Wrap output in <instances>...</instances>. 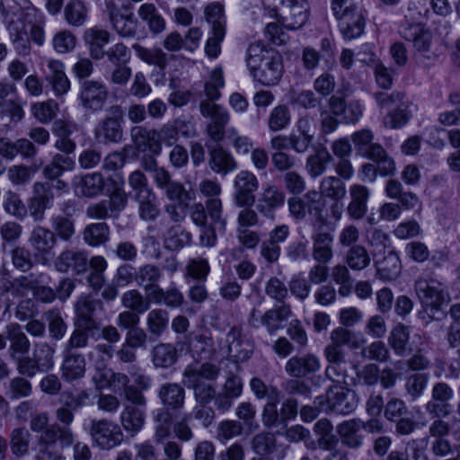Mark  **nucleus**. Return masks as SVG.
I'll return each mask as SVG.
<instances>
[{
	"mask_svg": "<svg viewBox=\"0 0 460 460\" xmlns=\"http://www.w3.org/2000/svg\"><path fill=\"white\" fill-rule=\"evenodd\" d=\"M45 79L51 85L55 94H66L70 90V81L65 73L64 63L57 59H49Z\"/></svg>",
	"mask_w": 460,
	"mask_h": 460,
	"instance_id": "obj_26",
	"label": "nucleus"
},
{
	"mask_svg": "<svg viewBox=\"0 0 460 460\" xmlns=\"http://www.w3.org/2000/svg\"><path fill=\"white\" fill-rule=\"evenodd\" d=\"M51 227L56 237L67 242L70 241L75 233L74 220L71 217L58 215L50 219Z\"/></svg>",
	"mask_w": 460,
	"mask_h": 460,
	"instance_id": "obj_64",
	"label": "nucleus"
},
{
	"mask_svg": "<svg viewBox=\"0 0 460 460\" xmlns=\"http://www.w3.org/2000/svg\"><path fill=\"white\" fill-rule=\"evenodd\" d=\"M314 403L322 412L332 411L337 414H349L358 404V396L355 391L340 385L328 388L325 395L317 396Z\"/></svg>",
	"mask_w": 460,
	"mask_h": 460,
	"instance_id": "obj_3",
	"label": "nucleus"
},
{
	"mask_svg": "<svg viewBox=\"0 0 460 460\" xmlns=\"http://www.w3.org/2000/svg\"><path fill=\"white\" fill-rule=\"evenodd\" d=\"M138 205V216L144 221H155L160 215V203L155 192L144 191L134 196Z\"/></svg>",
	"mask_w": 460,
	"mask_h": 460,
	"instance_id": "obj_39",
	"label": "nucleus"
},
{
	"mask_svg": "<svg viewBox=\"0 0 460 460\" xmlns=\"http://www.w3.org/2000/svg\"><path fill=\"white\" fill-rule=\"evenodd\" d=\"M319 193L322 198H329L332 200H341L346 195V186L343 181L336 176L323 177L319 185Z\"/></svg>",
	"mask_w": 460,
	"mask_h": 460,
	"instance_id": "obj_52",
	"label": "nucleus"
},
{
	"mask_svg": "<svg viewBox=\"0 0 460 460\" xmlns=\"http://www.w3.org/2000/svg\"><path fill=\"white\" fill-rule=\"evenodd\" d=\"M55 348L48 342H37L34 344L32 357L43 373L51 370L55 365Z\"/></svg>",
	"mask_w": 460,
	"mask_h": 460,
	"instance_id": "obj_58",
	"label": "nucleus"
},
{
	"mask_svg": "<svg viewBox=\"0 0 460 460\" xmlns=\"http://www.w3.org/2000/svg\"><path fill=\"white\" fill-rule=\"evenodd\" d=\"M400 34L403 39L411 41L416 54L414 58L417 63L429 66L435 60V54L430 51L432 36L429 30L420 22L406 23L401 26Z\"/></svg>",
	"mask_w": 460,
	"mask_h": 460,
	"instance_id": "obj_5",
	"label": "nucleus"
},
{
	"mask_svg": "<svg viewBox=\"0 0 460 460\" xmlns=\"http://www.w3.org/2000/svg\"><path fill=\"white\" fill-rule=\"evenodd\" d=\"M81 195L93 198L103 191L104 179L101 173L93 172L84 175L79 181Z\"/></svg>",
	"mask_w": 460,
	"mask_h": 460,
	"instance_id": "obj_62",
	"label": "nucleus"
},
{
	"mask_svg": "<svg viewBox=\"0 0 460 460\" xmlns=\"http://www.w3.org/2000/svg\"><path fill=\"white\" fill-rule=\"evenodd\" d=\"M333 158L330 152L322 147L316 150L314 155L307 157L305 169L310 177L315 179L322 176L327 169V165L332 162Z\"/></svg>",
	"mask_w": 460,
	"mask_h": 460,
	"instance_id": "obj_47",
	"label": "nucleus"
},
{
	"mask_svg": "<svg viewBox=\"0 0 460 460\" xmlns=\"http://www.w3.org/2000/svg\"><path fill=\"white\" fill-rule=\"evenodd\" d=\"M9 38L16 52L20 56H27L31 53V43L23 22L19 19L10 20L6 26Z\"/></svg>",
	"mask_w": 460,
	"mask_h": 460,
	"instance_id": "obj_30",
	"label": "nucleus"
},
{
	"mask_svg": "<svg viewBox=\"0 0 460 460\" xmlns=\"http://www.w3.org/2000/svg\"><path fill=\"white\" fill-rule=\"evenodd\" d=\"M374 133L368 128L358 130L351 135V141L357 153L367 159L383 154V146L379 143L374 142Z\"/></svg>",
	"mask_w": 460,
	"mask_h": 460,
	"instance_id": "obj_27",
	"label": "nucleus"
},
{
	"mask_svg": "<svg viewBox=\"0 0 460 460\" xmlns=\"http://www.w3.org/2000/svg\"><path fill=\"white\" fill-rule=\"evenodd\" d=\"M123 111L119 105L109 108L108 115L94 128L95 139L100 143H119L123 137Z\"/></svg>",
	"mask_w": 460,
	"mask_h": 460,
	"instance_id": "obj_8",
	"label": "nucleus"
},
{
	"mask_svg": "<svg viewBox=\"0 0 460 460\" xmlns=\"http://www.w3.org/2000/svg\"><path fill=\"white\" fill-rule=\"evenodd\" d=\"M331 277L332 281L339 286L338 293L341 296H348L354 285V279L346 264L338 263L331 270Z\"/></svg>",
	"mask_w": 460,
	"mask_h": 460,
	"instance_id": "obj_51",
	"label": "nucleus"
},
{
	"mask_svg": "<svg viewBox=\"0 0 460 460\" xmlns=\"http://www.w3.org/2000/svg\"><path fill=\"white\" fill-rule=\"evenodd\" d=\"M162 403L170 409H181L184 405L185 391L178 384L166 383L161 385L158 393Z\"/></svg>",
	"mask_w": 460,
	"mask_h": 460,
	"instance_id": "obj_44",
	"label": "nucleus"
},
{
	"mask_svg": "<svg viewBox=\"0 0 460 460\" xmlns=\"http://www.w3.org/2000/svg\"><path fill=\"white\" fill-rule=\"evenodd\" d=\"M291 314V306L288 304H282L267 310L261 315L260 324L264 326L270 334H272L283 327V323L286 322Z\"/></svg>",
	"mask_w": 460,
	"mask_h": 460,
	"instance_id": "obj_36",
	"label": "nucleus"
},
{
	"mask_svg": "<svg viewBox=\"0 0 460 460\" xmlns=\"http://www.w3.org/2000/svg\"><path fill=\"white\" fill-rule=\"evenodd\" d=\"M227 352L234 362H243L250 358L252 353V343L243 337L242 329L233 326L226 336Z\"/></svg>",
	"mask_w": 460,
	"mask_h": 460,
	"instance_id": "obj_19",
	"label": "nucleus"
},
{
	"mask_svg": "<svg viewBox=\"0 0 460 460\" xmlns=\"http://www.w3.org/2000/svg\"><path fill=\"white\" fill-rule=\"evenodd\" d=\"M31 434L24 428H15L10 433V447L12 453L17 457H22L29 453Z\"/></svg>",
	"mask_w": 460,
	"mask_h": 460,
	"instance_id": "obj_59",
	"label": "nucleus"
},
{
	"mask_svg": "<svg viewBox=\"0 0 460 460\" xmlns=\"http://www.w3.org/2000/svg\"><path fill=\"white\" fill-rule=\"evenodd\" d=\"M149 300L156 305H164L167 307L175 308L182 305L184 296L175 286H171L166 289L156 287L150 294Z\"/></svg>",
	"mask_w": 460,
	"mask_h": 460,
	"instance_id": "obj_45",
	"label": "nucleus"
},
{
	"mask_svg": "<svg viewBox=\"0 0 460 460\" xmlns=\"http://www.w3.org/2000/svg\"><path fill=\"white\" fill-rule=\"evenodd\" d=\"M108 98V90L104 84L86 80L82 83L79 99L86 111H98L102 110Z\"/></svg>",
	"mask_w": 460,
	"mask_h": 460,
	"instance_id": "obj_15",
	"label": "nucleus"
},
{
	"mask_svg": "<svg viewBox=\"0 0 460 460\" xmlns=\"http://www.w3.org/2000/svg\"><path fill=\"white\" fill-rule=\"evenodd\" d=\"M331 342L324 348L323 355L326 359L341 360L345 358V351L342 347L347 346L351 349L360 347V342L356 332L344 327H338L330 334Z\"/></svg>",
	"mask_w": 460,
	"mask_h": 460,
	"instance_id": "obj_10",
	"label": "nucleus"
},
{
	"mask_svg": "<svg viewBox=\"0 0 460 460\" xmlns=\"http://www.w3.org/2000/svg\"><path fill=\"white\" fill-rule=\"evenodd\" d=\"M52 133L57 137L54 146L59 151L58 154L75 156L76 143L71 138V124L64 119H57L53 124Z\"/></svg>",
	"mask_w": 460,
	"mask_h": 460,
	"instance_id": "obj_28",
	"label": "nucleus"
},
{
	"mask_svg": "<svg viewBox=\"0 0 460 460\" xmlns=\"http://www.w3.org/2000/svg\"><path fill=\"white\" fill-rule=\"evenodd\" d=\"M75 440L74 433L67 429H61L54 426L37 438L35 460H56L58 457V442L61 447H69Z\"/></svg>",
	"mask_w": 460,
	"mask_h": 460,
	"instance_id": "obj_4",
	"label": "nucleus"
},
{
	"mask_svg": "<svg viewBox=\"0 0 460 460\" xmlns=\"http://www.w3.org/2000/svg\"><path fill=\"white\" fill-rule=\"evenodd\" d=\"M83 239L93 247L104 244L110 239V227L104 222L92 223L84 228Z\"/></svg>",
	"mask_w": 460,
	"mask_h": 460,
	"instance_id": "obj_53",
	"label": "nucleus"
},
{
	"mask_svg": "<svg viewBox=\"0 0 460 460\" xmlns=\"http://www.w3.org/2000/svg\"><path fill=\"white\" fill-rule=\"evenodd\" d=\"M364 422L359 419H351L341 423L337 431L341 437V443L350 448H357L362 444V437L358 434Z\"/></svg>",
	"mask_w": 460,
	"mask_h": 460,
	"instance_id": "obj_41",
	"label": "nucleus"
},
{
	"mask_svg": "<svg viewBox=\"0 0 460 460\" xmlns=\"http://www.w3.org/2000/svg\"><path fill=\"white\" fill-rule=\"evenodd\" d=\"M155 185L164 191L170 201L179 203L180 207H188L189 203L195 199L194 192L186 189L181 182L173 181L170 172Z\"/></svg>",
	"mask_w": 460,
	"mask_h": 460,
	"instance_id": "obj_20",
	"label": "nucleus"
},
{
	"mask_svg": "<svg viewBox=\"0 0 460 460\" xmlns=\"http://www.w3.org/2000/svg\"><path fill=\"white\" fill-rule=\"evenodd\" d=\"M329 106L335 116H341L345 123H356L362 116L363 109L358 101H350L348 103L338 96L329 99Z\"/></svg>",
	"mask_w": 460,
	"mask_h": 460,
	"instance_id": "obj_29",
	"label": "nucleus"
},
{
	"mask_svg": "<svg viewBox=\"0 0 460 460\" xmlns=\"http://www.w3.org/2000/svg\"><path fill=\"white\" fill-rule=\"evenodd\" d=\"M336 19L345 39L352 40L363 33L365 19L360 7L343 13L336 16Z\"/></svg>",
	"mask_w": 460,
	"mask_h": 460,
	"instance_id": "obj_24",
	"label": "nucleus"
},
{
	"mask_svg": "<svg viewBox=\"0 0 460 460\" xmlns=\"http://www.w3.org/2000/svg\"><path fill=\"white\" fill-rule=\"evenodd\" d=\"M152 301L145 297L137 289H130L123 293L121 305L123 307L137 314H144L150 308Z\"/></svg>",
	"mask_w": 460,
	"mask_h": 460,
	"instance_id": "obj_56",
	"label": "nucleus"
},
{
	"mask_svg": "<svg viewBox=\"0 0 460 460\" xmlns=\"http://www.w3.org/2000/svg\"><path fill=\"white\" fill-rule=\"evenodd\" d=\"M100 327L74 322V330L63 346V349L77 351L88 346L90 339L99 338Z\"/></svg>",
	"mask_w": 460,
	"mask_h": 460,
	"instance_id": "obj_25",
	"label": "nucleus"
},
{
	"mask_svg": "<svg viewBox=\"0 0 460 460\" xmlns=\"http://www.w3.org/2000/svg\"><path fill=\"white\" fill-rule=\"evenodd\" d=\"M63 360L60 367L62 378L68 383L81 379L86 371V360L77 351L62 349Z\"/></svg>",
	"mask_w": 460,
	"mask_h": 460,
	"instance_id": "obj_21",
	"label": "nucleus"
},
{
	"mask_svg": "<svg viewBox=\"0 0 460 460\" xmlns=\"http://www.w3.org/2000/svg\"><path fill=\"white\" fill-rule=\"evenodd\" d=\"M138 17L147 24L148 29L155 34L160 33L165 29V21L159 13L154 4L146 3L137 10Z\"/></svg>",
	"mask_w": 460,
	"mask_h": 460,
	"instance_id": "obj_48",
	"label": "nucleus"
},
{
	"mask_svg": "<svg viewBox=\"0 0 460 460\" xmlns=\"http://www.w3.org/2000/svg\"><path fill=\"white\" fill-rule=\"evenodd\" d=\"M264 6H271L275 3L283 5L284 13L279 18L282 26L288 30H297L303 27L308 20V12L302 4L298 3H289L287 4L284 0H262Z\"/></svg>",
	"mask_w": 460,
	"mask_h": 460,
	"instance_id": "obj_16",
	"label": "nucleus"
},
{
	"mask_svg": "<svg viewBox=\"0 0 460 460\" xmlns=\"http://www.w3.org/2000/svg\"><path fill=\"white\" fill-rule=\"evenodd\" d=\"M98 305L101 302L89 295L79 296L75 304L74 322L101 328V323L93 317Z\"/></svg>",
	"mask_w": 460,
	"mask_h": 460,
	"instance_id": "obj_33",
	"label": "nucleus"
},
{
	"mask_svg": "<svg viewBox=\"0 0 460 460\" xmlns=\"http://www.w3.org/2000/svg\"><path fill=\"white\" fill-rule=\"evenodd\" d=\"M344 261L352 270H362L370 265L371 258L367 248L359 244L348 249Z\"/></svg>",
	"mask_w": 460,
	"mask_h": 460,
	"instance_id": "obj_57",
	"label": "nucleus"
},
{
	"mask_svg": "<svg viewBox=\"0 0 460 460\" xmlns=\"http://www.w3.org/2000/svg\"><path fill=\"white\" fill-rule=\"evenodd\" d=\"M54 193L47 182L37 181L33 184L32 196L28 201L27 210L35 221H41L45 211L52 206Z\"/></svg>",
	"mask_w": 460,
	"mask_h": 460,
	"instance_id": "obj_14",
	"label": "nucleus"
},
{
	"mask_svg": "<svg viewBox=\"0 0 460 460\" xmlns=\"http://www.w3.org/2000/svg\"><path fill=\"white\" fill-rule=\"evenodd\" d=\"M35 259L42 265H49L54 257L57 237L52 230L37 226L29 237Z\"/></svg>",
	"mask_w": 460,
	"mask_h": 460,
	"instance_id": "obj_9",
	"label": "nucleus"
},
{
	"mask_svg": "<svg viewBox=\"0 0 460 460\" xmlns=\"http://www.w3.org/2000/svg\"><path fill=\"white\" fill-rule=\"evenodd\" d=\"M455 392L446 382H437L431 388V399L427 402L424 408L430 417H447L452 411L450 402Z\"/></svg>",
	"mask_w": 460,
	"mask_h": 460,
	"instance_id": "obj_11",
	"label": "nucleus"
},
{
	"mask_svg": "<svg viewBox=\"0 0 460 460\" xmlns=\"http://www.w3.org/2000/svg\"><path fill=\"white\" fill-rule=\"evenodd\" d=\"M6 339L10 341L8 352L13 359L16 358L17 354L25 355L29 352L31 342L23 332L22 326L18 323H9L5 327Z\"/></svg>",
	"mask_w": 460,
	"mask_h": 460,
	"instance_id": "obj_37",
	"label": "nucleus"
},
{
	"mask_svg": "<svg viewBox=\"0 0 460 460\" xmlns=\"http://www.w3.org/2000/svg\"><path fill=\"white\" fill-rule=\"evenodd\" d=\"M377 276L384 281L394 280L401 272L400 258L395 252L389 251L382 259L376 261Z\"/></svg>",
	"mask_w": 460,
	"mask_h": 460,
	"instance_id": "obj_42",
	"label": "nucleus"
},
{
	"mask_svg": "<svg viewBox=\"0 0 460 460\" xmlns=\"http://www.w3.org/2000/svg\"><path fill=\"white\" fill-rule=\"evenodd\" d=\"M162 278V269L155 264L146 263L137 268V284L143 288L148 298L155 288L160 287Z\"/></svg>",
	"mask_w": 460,
	"mask_h": 460,
	"instance_id": "obj_38",
	"label": "nucleus"
},
{
	"mask_svg": "<svg viewBox=\"0 0 460 460\" xmlns=\"http://www.w3.org/2000/svg\"><path fill=\"white\" fill-rule=\"evenodd\" d=\"M300 198L306 214H309L314 218L312 223L313 227L315 228L316 226H325L327 224V218L323 215L324 200L321 193L315 190H310Z\"/></svg>",
	"mask_w": 460,
	"mask_h": 460,
	"instance_id": "obj_32",
	"label": "nucleus"
},
{
	"mask_svg": "<svg viewBox=\"0 0 460 460\" xmlns=\"http://www.w3.org/2000/svg\"><path fill=\"white\" fill-rule=\"evenodd\" d=\"M132 49H134L136 56L143 62L150 66H155L161 71L166 68L167 56L161 49H148L137 43L133 44Z\"/></svg>",
	"mask_w": 460,
	"mask_h": 460,
	"instance_id": "obj_49",
	"label": "nucleus"
},
{
	"mask_svg": "<svg viewBox=\"0 0 460 460\" xmlns=\"http://www.w3.org/2000/svg\"><path fill=\"white\" fill-rule=\"evenodd\" d=\"M220 374V369L211 363H203L201 365H188L182 374L184 380L189 382L216 380Z\"/></svg>",
	"mask_w": 460,
	"mask_h": 460,
	"instance_id": "obj_46",
	"label": "nucleus"
},
{
	"mask_svg": "<svg viewBox=\"0 0 460 460\" xmlns=\"http://www.w3.org/2000/svg\"><path fill=\"white\" fill-rule=\"evenodd\" d=\"M152 361L155 367L167 368L172 366L178 358V352L171 343H160L152 349Z\"/></svg>",
	"mask_w": 460,
	"mask_h": 460,
	"instance_id": "obj_50",
	"label": "nucleus"
},
{
	"mask_svg": "<svg viewBox=\"0 0 460 460\" xmlns=\"http://www.w3.org/2000/svg\"><path fill=\"white\" fill-rule=\"evenodd\" d=\"M190 349L201 359H211L216 355V346L211 334L204 332L199 334L190 333L186 337Z\"/></svg>",
	"mask_w": 460,
	"mask_h": 460,
	"instance_id": "obj_34",
	"label": "nucleus"
},
{
	"mask_svg": "<svg viewBox=\"0 0 460 460\" xmlns=\"http://www.w3.org/2000/svg\"><path fill=\"white\" fill-rule=\"evenodd\" d=\"M75 167V156L55 154L50 162L43 168V176L49 181L60 178L66 172H71Z\"/></svg>",
	"mask_w": 460,
	"mask_h": 460,
	"instance_id": "obj_40",
	"label": "nucleus"
},
{
	"mask_svg": "<svg viewBox=\"0 0 460 460\" xmlns=\"http://www.w3.org/2000/svg\"><path fill=\"white\" fill-rule=\"evenodd\" d=\"M146 408L124 405L119 420L123 429L132 434L141 430L145 424Z\"/></svg>",
	"mask_w": 460,
	"mask_h": 460,
	"instance_id": "obj_43",
	"label": "nucleus"
},
{
	"mask_svg": "<svg viewBox=\"0 0 460 460\" xmlns=\"http://www.w3.org/2000/svg\"><path fill=\"white\" fill-rule=\"evenodd\" d=\"M130 137L139 150H148L155 155H161L162 145L156 129L134 126L130 129Z\"/></svg>",
	"mask_w": 460,
	"mask_h": 460,
	"instance_id": "obj_23",
	"label": "nucleus"
},
{
	"mask_svg": "<svg viewBox=\"0 0 460 460\" xmlns=\"http://www.w3.org/2000/svg\"><path fill=\"white\" fill-rule=\"evenodd\" d=\"M349 202L347 206V215L351 220H361L367 213V202L371 191L363 184L354 183L349 189Z\"/></svg>",
	"mask_w": 460,
	"mask_h": 460,
	"instance_id": "obj_17",
	"label": "nucleus"
},
{
	"mask_svg": "<svg viewBox=\"0 0 460 460\" xmlns=\"http://www.w3.org/2000/svg\"><path fill=\"white\" fill-rule=\"evenodd\" d=\"M285 200L284 193L276 186L266 188L259 199L258 210L262 214H267L283 205Z\"/></svg>",
	"mask_w": 460,
	"mask_h": 460,
	"instance_id": "obj_55",
	"label": "nucleus"
},
{
	"mask_svg": "<svg viewBox=\"0 0 460 460\" xmlns=\"http://www.w3.org/2000/svg\"><path fill=\"white\" fill-rule=\"evenodd\" d=\"M208 164L213 172L221 175H226L235 171L238 167L232 154L222 146L210 150Z\"/></svg>",
	"mask_w": 460,
	"mask_h": 460,
	"instance_id": "obj_35",
	"label": "nucleus"
},
{
	"mask_svg": "<svg viewBox=\"0 0 460 460\" xmlns=\"http://www.w3.org/2000/svg\"><path fill=\"white\" fill-rule=\"evenodd\" d=\"M410 332L408 328L400 323L397 324L390 332L388 343L394 352L400 357L405 356L409 349Z\"/></svg>",
	"mask_w": 460,
	"mask_h": 460,
	"instance_id": "obj_54",
	"label": "nucleus"
},
{
	"mask_svg": "<svg viewBox=\"0 0 460 460\" xmlns=\"http://www.w3.org/2000/svg\"><path fill=\"white\" fill-rule=\"evenodd\" d=\"M322 226L314 228L312 257L315 262L329 263L333 256V236L331 233L321 231Z\"/></svg>",
	"mask_w": 460,
	"mask_h": 460,
	"instance_id": "obj_22",
	"label": "nucleus"
},
{
	"mask_svg": "<svg viewBox=\"0 0 460 460\" xmlns=\"http://www.w3.org/2000/svg\"><path fill=\"white\" fill-rule=\"evenodd\" d=\"M199 111L215 124L227 125L230 120V115L224 107L208 101L200 102Z\"/></svg>",
	"mask_w": 460,
	"mask_h": 460,
	"instance_id": "obj_61",
	"label": "nucleus"
},
{
	"mask_svg": "<svg viewBox=\"0 0 460 460\" xmlns=\"http://www.w3.org/2000/svg\"><path fill=\"white\" fill-rule=\"evenodd\" d=\"M84 40L89 48L91 57L96 60L104 58V46L111 40V33L99 27L89 28L84 31Z\"/></svg>",
	"mask_w": 460,
	"mask_h": 460,
	"instance_id": "obj_31",
	"label": "nucleus"
},
{
	"mask_svg": "<svg viewBox=\"0 0 460 460\" xmlns=\"http://www.w3.org/2000/svg\"><path fill=\"white\" fill-rule=\"evenodd\" d=\"M414 288L422 306H427L432 313H440L450 300L445 285L436 279L431 272L421 273Z\"/></svg>",
	"mask_w": 460,
	"mask_h": 460,
	"instance_id": "obj_2",
	"label": "nucleus"
},
{
	"mask_svg": "<svg viewBox=\"0 0 460 460\" xmlns=\"http://www.w3.org/2000/svg\"><path fill=\"white\" fill-rule=\"evenodd\" d=\"M234 188L233 199L236 207H252L254 204V192L259 188V181L252 172L240 171L234 177Z\"/></svg>",
	"mask_w": 460,
	"mask_h": 460,
	"instance_id": "obj_12",
	"label": "nucleus"
},
{
	"mask_svg": "<svg viewBox=\"0 0 460 460\" xmlns=\"http://www.w3.org/2000/svg\"><path fill=\"white\" fill-rule=\"evenodd\" d=\"M89 435L93 445L101 450H111L119 446L124 438L120 427L106 419L92 420Z\"/></svg>",
	"mask_w": 460,
	"mask_h": 460,
	"instance_id": "obj_6",
	"label": "nucleus"
},
{
	"mask_svg": "<svg viewBox=\"0 0 460 460\" xmlns=\"http://www.w3.org/2000/svg\"><path fill=\"white\" fill-rule=\"evenodd\" d=\"M111 28L122 38H134L137 31V20L134 18L133 13H120L111 20Z\"/></svg>",
	"mask_w": 460,
	"mask_h": 460,
	"instance_id": "obj_60",
	"label": "nucleus"
},
{
	"mask_svg": "<svg viewBox=\"0 0 460 460\" xmlns=\"http://www.w3.org/2000/svg\"><path fill=\"white\" fill-rule=\"evenodd\" d=\"M54 267L61 273L84 274L88 270V254L83 250L66 248L54 260Z\"/></svg>",
	"mask_w": 460,
	"mask_h": 460,
	"instance_id": "obj_13",
	"label": "nucleus"
},
{
	"mask_svg": "<svg viewBox=\"0 0 460 460\" xmlns=\"http://www.w3.org/2000/svg\"><path fill=\"white\" fill-rule=\"evenodd\" d=\"M246 66L253 80L264 85H275L283 74L281 57L263 45L252 43L246 51Z\"/></svg>",
	"mask_w": 460,
	"mask_h": 460,
	"instance_id": "obj_1",
	"label": "nucleus"
},
{
	"mask_svg": "<svg viewBox=\"0 0 460 460\" xmlns=\"http://www.w3.org/2000/svg\"><path fill=\"white\" fill-rule=\"evenodd\" d=\"M321 359L313 353L291 357L285 365L286 373L295 378L305 377L318 372Z\"/></svg>",
	"mask_w": 460,
	"mask_h": 460,
	"instance_id": "obj_18",
	"label": "nucleus"
},
{
	"mask_svg": "<svg viewBox=\"0 0 460 460\" xmlns=\"http://www.w3.org/2000/svg\"><path fill=\"white\" fill-rule=\"evenodd\" d=\"M48 322L49 335L56 341L62 340L67 331V324L63 319L61 313L58 309H50L44 313Z\"/></svg>",
	"mask_w": 460,
	"mask_h": 460,
	"instance_id": "obj_63",
	"label": "nucleus"
},
{
	"mask_svg": "<svg viewBox=\"0 0 460 460\" xmlns=\"http://www.w3.org/2000/svg\"><path fill=\"white\" fill-rule=\"evenodd\" d=\"M128 204V195L120 188H116L107 199L91 203L85 210L88 218L93 220L116 219Z\"/></svg>",
	"mask_w": 460,
	"mask_h": 460,
	"instance_id": "obj_7",
	"label": "nucleus"
}]
</instances>
